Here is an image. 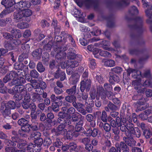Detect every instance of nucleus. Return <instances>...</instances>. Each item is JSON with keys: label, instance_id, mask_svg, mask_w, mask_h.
<instances>
[{"label": "nucleus", "instance_id": "23", "mask_svg": "<svg viewBox=\"0 0 152 152\" xmlns=\"http://www.w3.org/2000/svg\"><path fill=\"white\" fill-rule=\"evenodd\" d=\"M98 132V130L96 129H94L93 130L89 129L87 131L86 135L88 136H92L95 137L97 135Z\"/></svg>", "mask_w": 152, "mask_h": 152}, {"label": "nucleus", "instance_id": "20", "mask_svg": "<svg viewBox=\"0 0 152 152\" xmlns=\"http://www.w3.org/2000/svg\"><path fill=\"white\" fill-rule=\"evenodd\" d=\"M64 123L65 122L64 121V124H65V125L63 124H61L58 126L57 131L56 132L57 135L59 134L65 135L66 134V130L65 129V125H66Z\"/></svg>", "mask_w": 152, "mask_h": 152}, {"label": "nucleus", "instance_id": "2", "mask_svg": "<svg viewBox=\"0 0 152 152\" xmlns=\"http://www.w3.org/2000/svg\"><path fill=\"white\" fill-rule=\"evenodd\" d=\"M145 77L150 78L149 81L146 80L143 83V85L142 86V83L141 79L135 80L133 81L132 84L134 86V88L137 90L138 94L143 93L144 91V88H142V87H147L149 86L150 87H152V78L151 77V75L149 71H148L145 72L144 74Z\"/></svg>", "mask_w": 152, "mask_h": 152}, {"label": "nucleus", "instance_id": "51", "mask_svg": "<svg viewBox=\"0 0 152 152\" xmlns=\"http://www.w3.org/2000/svg\"><path fill=\"white\" fill-rule=\"evenodd\" d=\"M31 76L34 78H37L38 77V73L35 70H33L30 72Z\"/></svg>", "mask_w": 152, "mask_h": 152}, {"label": "nucleus", "instance_id": "8", "mask_svg": "<svg viewBox=\"0 0 152 152\" xmlns=\"http://www.w3.org/2000/svg\"><path fill=\"white\" fill-rule=\"evenodd\" d=\"M65 38L68 39L73 47L75 46V42L72 37L70 35L67 34L64 32L61 33V36H56L55 37L54 40L55 42H59L63 40L64 41L66 40Z\"/></svg>", "mask_w": 152, "mask_h": 152}, {"label": "nucleus", "instance_id": "41", "mask_svg": "<svg viewBox=\"0 0 152 152\" xmlns=\"http://www.w3.org/2000/svg\"><path fill=\"white\" fill-rule=\"evenodd\" d=\"M39 51V50H38ZM40 52H38L37 50L34 51L32 53V55L34 57H37V59H39L40 58L42 52L41 50H40Z\"/></svg>", "mask_w": 152, "mask_h": 152}, {"label": "nucleus", "instance_id": "35", "mask_svg": "<svg viewBox=\"0 0 152 152\" xmlns=\"http://www.w3.org/2000/svg\"><path fill=\"white\" fill-rule=\"evenodd\" d=\"M79 75L77 74H76L75 76L73 75L70 78V81H72V83L75 84L79 80Z\"/></svg>", "mask_w": 152, "mask_h": 152}, {"label": "nucleus", "instance_id": "43", "mask_svg": "<svg viewBox=\"0 0 152 152\" xmlns=\"http://www.w3.org/2000/svg\"><path fill=\"white\" fill-rule=\"evenodd\" d=\"M11 43L12 44V45L13 47L14 46V45H18L19 44L22 43L20 40L18 39H15L13 38V39H11Z\"/></svg>", "mask_w": 152, "mask_h": 152}, {"label": "nucleus", "instance_id": "16", "mask_svg": "<svg viewBox=\"0 0 152 152\" xmlns=\"http://www.w3.org/2000/svg\"><path fill=\"white\" fill-rule=\"evenodd\" d=\"M74 13L73 14L74 16L78 18V20L81 22L86 16L85 14L81 12L80 10L76 9H74Z\"/></svg>", "mask_w": 152, "mask_h": 152}, {"label": "nucleus", "instance_id": "31", "mask_svg": "<svg viewBox=\"0 0 152 152\" xmlns=\"http://www.w3.org/2000/svg\"><path fill=\"white\" fill-rule=\"evenodd\" d=\"M66 137L68 139H71L73 136H74L75 137L77 136V135H75L74 134V132L73 133H72V130H69L68 131H66Z\"/></svg>", "mask_w": 152, "mask_h": 152}, {"label": "nucleus", "instance_id": "11", "mask_svg": "<svg viewBox=\"0 0 152 152\" xmlns=\"http://www.w3.org/2000/svg\"><path fill=\"white\" fill-rule=\"evenodd\" d=\"M128 127H130L129 129V133L135 135L136 137H139L140 136V131L137 127L133 128L134 125L132 123H129L128 125Z\"/></svg>", "mask_w": 152, "mask_h": 152}, {"label": "nucleus", "instance_id": "22", "mask_svg": "<svg viewBox=\"0 0 152 152\" xmlns=\"http://www.w3.org/2000/svg\"><path fill=\"white\" fill-rule=\"evenodd\" d=\"M26 150L30 152H37V151H36L37 149V147L38 148V147L36 145L33 144L31 143H29L28 145L27 146H25Z\"/></svg>", "mask_w": 152, "mask_h": 152}, {"label": "nucleus", "instance_id": "61", "mask_svg": "<svg viewBox=\"0 0 152 152\" xmlns=\"http://www.w3.org/2000/svg\"><path fill=\"white\" fill-rule=\"evenodd\" d=\"M41 25L42 27L44 28L48 27L49 26V24L46 20H43L41 22Z\"/></svg>", "mask_w": 152, "mask_h": 152}, {"label": "nucleus", "instance_id": "64", "mask_svg": "<svg viewBox=\"0 0 152 152\" xmlns=\"http://www.w3.org/2000/svg\"><path fill=\"white\" fill-rule=\"evenodd\" d=\"M90 139L88 138H83L82 140V142L85 145L90 143Z\"/></svg>", "mask_w": 152, "mask_h": 152}, {"label": "nucleus", "instance_id": "15", "mask_svg": "<svg viewBox=\"0 0 152 152\" xmlns=\"http://www.w3.org/2000/svg\"><path fill=\"white\" fill-rule=\"evenodd\" d=\"M1 111L5 117L8 116L10 113V109L7 107L4 102L1 104Z\"/></svg>", "mask_w": 152, "mask_h": 152}, {"label": "nucleus", "instance_id": "32", "mask_svg": "<svg viewBox=\"0 0 152 152\" xmlns=\"http://www.w3.org/2000/svg\"><path fill=\"white\" fill-rule=\"evenodd\" d=\"M104 65L106 66L113 67L115 65V62L113 60H105L104 61Z\"/></svg>", "mask_w": 152, "mask_h": 152}, {"label": "nucleus", "instance_id": "24", "mask_svg": "<svg viewBox=\"0 0 152 152\" xmlns=\"http://www.w3.org/2000/svg\"><path fill=\"white\" fill-rule=\"evenodd\" d=\"M31 129L36 130L37 129V128L36 126H32L28 124L22 126L21 128L22 130L26 132H29Z\"/></svg>", "mask_w": 152, "mask_h": 152}, {"label": "nucleus", "instance_id": "25", "mask_svg": "<svg viewBox=\"0 0 152 152\" xmlns=\"http://www.w3.org/2000/svg\"><path fill=\"white\" fill-rule=\"evenodd\" d=\"M142 2L144 7H148V9L146 10L145 12L147 15L150 18V16L149 14V11L151 9L152 6L150 5H148L146 0H142Z\"/></svg>", "mask_w": 152, "mask_h": 152}, {"label": "nucleus", "instance_id": "49", "mask_svg": "<svg viewBox=\"0 0 152 152\" xmlns=\"http://www.w3.org/2000/svg\"><path fill=\"white\" fill-rule=\"evenodd\" d=\"M37 69L38 71L40 72H43L45 71V68L41 63H39L37 66Z\"/></svg>", "mask_w": 152, "mask_h": 152}, {"label": "nucleus", "instance_id": "46", "mask_svg": "<svg viewBox=\"0 0 152 152\" xmlns=\"http://www.w3.org/2000/svg\"><path fill=\"white\" fill-rule=\"evenodd\" d=\"M53 145L57 148H60L63 146V143L59 139H57L56 141L53 143Z\"/></svg>", "mask_w": 152, "mask_h": 152}, {"label": "nucleus", "instance_id": "38", "mask_svg": "<svg viewBox=\"0 0 152 152\" xmlns=\"http://www.w3.org/2000/svg\"><path fill=\"white\" fill-rule=\"evenodd\" d=\"M65 100L71 103L73 102H75L76 100L75 96H67L65 97Z\"/></svg>", "mask_w": 152, "mask_h": 152}, {"label": "nucleus", "instance_id": "28", "mask_svg": "<svg viewBox=\"0 0 152 152\" xmlns=\"http://www.w3.org/2000/svg\"><path fill=\"white\" fill-rule=\"evenodd\" d=\"M152 133L151 131L149 129H146L143 131V135L145 137L148 139L150 138L151 136Z\"/></svg>", "mask_w": 152, "mask_h": 152}, {"label": "nucleus", "instance_id": "30", "mask_svg": "<svg viewBox=\"0 0 152 152\" xmlns=\"http://www.w3.org/2000/svg\"><path fill=\"white\" fill-rule=\"evenodd\" d=\"M146 104L143 102L141 101L138 103L136 106H137V109L140 111H142L145 108V105Z\"/></svg>", "mask_w": 152, "mask_h": 152}, {"label": "nucleus", "instance_id": "12", "mask_svg": "<svg viewBox=\"0 0 152 152\" xmlns=\"http://www.w3.org/2000/svg\"><path fill=\"white\" fill-rule=\"evenodd\" d=\"M61 49L59 48H57L55 51L56 52H57L56 53H57L56 58L58 60L57 62H58L59 63L61 62V61L63 60L65 58L66 55L65 53L62 51V50H61Z\"/></svg>", "mask_w": 152, "mask_h": 152}, {"label": "nucleus", "instance_id": "59", "mask_svg": "<svg viewBox=\"0 0 152 152\" xmlns=\"http://www.w3.org/2000/svg\"><path fill=\"white\" fill-rule=\"evenodd\" d=\"M144 112L147 116L150 114H152V107H148Z\"/></svg>", "mask_w": 152, "mask_h": 152}, {"label": "nucleus", "instance_id": "18", "mask_svg": "<svg viewBox=\"0 0 152 152\" xmlns=\"http://www.w3.org/2000/svg\"><path fill=\"white\" fill-rule=\"evenodd\" d=\"M23 15L24 17L25 20L29 22L30 20L29 17L31 15L32 12V11L29 9H24L21 10Z\"/></svg>", "mask_w": 152, "mask_h": 152}, {"label": "nucleus", "instance_id": "29", "mask_svg": "<svg viewBox=\"0 0 152 152\" xmlns=\"http://www.w3.org/2000/svg\"><path fill=\"white\" fill-rule=\"evenodd\" d=\"M69 149L71 152H77L78 151L77 145L74 143H71L69 145Z\"/></svg>", "mask_w": 152, "mask_h": 152}, {"label": "nucleus", "instance_id": "14", "mask_svg": "<svg viewBox=\"0 0 152 152\" xmlns=\"http://www.w3.org/2000/svg\"><path fill=\"white\" fill-rule=\"evenodd\" d=\"M91 87V82L89 80H87L86 82L82 81L80 83V89L81 91L83 92L85 89L86 91H88Z\"/></svg>", "mask_w": 152, "mask_h": 152}, {"label": "nucleus", "instance_id": "45", "mask_svg": "<svg viewBox=\"0 0 152 152\" xmlns=\"http://www.w3.org/2000/svg\"><path fill=\"white\" fill-rule=\"evenodd\" d=\"M28 122L27 120H26L23 118H21L18 121V123L19 125L22 126L28 124Z\"/></svg>", "mask_w": 152, "mask_h": 152}, {"label": "nucleus", "instance_id": "39", "mask_svg": "<svg viewBox=\"0 0 152 152\" xmlns=\"http://www.w3.org/2000/svg\"><path fill=\"white\" fill-rule=\"evenodd\" d=\"M41 136L40 133L37 131H34L31 134V137L34 138V139L36 140L39 138Z\"/></svg>", "mask_w": 152, "mask_h": 152}, {"label": "nucleus", "instance_id": "54", "mask_svg": "<svg viewBox=\"0 0 152 152\" xmlns=\"http://www.w3.org/2000/svg\"><path fill=\"white\" fill-rule=\"evenodd\" d=\"M112 71L115 73H120L122 71V69L120 67H116L112 69Z\"/></svg>", "mask_w": 152, "mask_h": 152}, {"label": "nucleus", "instance_id": "48", "mask_svg": "<svg viewBox=\"0 0 152 152\" xmlns=\"http://www.w3.org/2000/svg\"><path fill=\"white\" fill-rule=\"evenodd\" d=\"M112 80H113L114 81L116 82H118L119 81V77L116 75L110 76V83H112V81H111Z\"/></svg>", "mask_w": 152, "mask_h": 152}, {"label": "nucleus", "instance_id": "4", "mask_svg": "<svg viewBox=\"0 0 152 152\" xmlns=\"http://www.w3.org/2000/svg\"><path fill=\"white\" fill-rule=\"evenodd\" d=\"M75 110L73 107L69 108L67 112V114H65L64 113L60 112L59 115L60 117L58 119V121L60 123V121L64 120L65 124L66 125H69L71 123V118L70 115H74L75 113Z\"/></svg>", "mask_w": 152, "mask_h": 152}, {"label": "nucleus", "instance_id": "60", "mask_svg": "<svg viewBox=\"0 0 152 152\" xmlns=\"http://www.w3.org/2000/svg\"><path fill=\"white\" fill-rule=\"evenodd\" d=\"M79 114L77 113H75L72 116V118H71V120H72L73 121H76L78 120V116Z\"/></svg>", "mask_w": 152, "mask_h": 152}, {"label": "nucleus", "instance_id": "34", "mask_svg": "<svg viewBox=\"0 0 152 152\" xmlns=\"http://www.w3.org/2000/svg\"><path fill=\"white\" fill-rule=\"evenodd\" d=\"M18 27L21 29H23L28 27V23L25 22H20L17 24Z\"/></svg>", "mask_w": 152, "mask_h": 152}, {"label": "nucleus", "instance_id": "53", "mask_svg": "<svg viewBox=\"0 0 152 152\" xmlns=\"http://www.w3.org/2000/svg\"><path fill=\"white\" fill-rule=\"evenodd\" d=\"M103 128L106 132H109L111 129V126L110 124L107 123H105L104 125Z\"/></svg>", "mask_w": 152, "mask_h": 152}, {"label": "nucleus", "instance_id": "19", "mask_svg": "<svg viewBox=\"0 0 152 152\" xmlns=\"http://www.w3.org/2000/svg\"><path fill=\"white\" fill-rule=\"evenodd\" d=\"M14 18L16 21H21L25 20L21 10L19 12H15L14 15Z\"/></svg>", "mask_w": 152, "mask_h": 152}, {"label": "nucleus", "instance_id": "40", "mask_svg": "<svg viewBox=\"0 0 152 152\" xmlns=\"http://www.w3.org/2000/svg\"><path fill=\"white\" fill-rule=\"evenodd\" d=\"M76 88V86L74 85L71 88L67 90L66 92L69 94L73 95L75 94Z\"/></svg>", "mask_w": 152, "mask_h": 152}, {"label": "nucleus", "instance_id": "26", "mask_svg": "<svg viewBox=\"0 0 152 152\" xmlns=\"http://www.w3.org/2000/svg\"><path fill=\"white\" fill-rule=\"evenodd\" d=\"M87 121L90 122L91 126L94 127L96 125V123L95 120H94L93 115L90 114L87 115L86 117Z\"/></svg>", "mask_w": 152, "mask_h": 152}, {"label": "nucleus", "instance_id": "5", "mask_svg": "<svg viewBox=\"0 0 152 152\" xmlns=\"http://www.w3.org/2000/svg\"><path fill=\"white\" fill-rule=\"evenodd\" d=\"M68 65L69 67L74 68L77 66L79 63L82 59V57L80 55H75L74 53H70L68 56Z\"/></svg>", "mask_w": 152, "mask_h": 152}, {"label": "nucleus", "instance_id": "7", "mask_svg": "<svg viewBox=\"0 0 152 152\" xmlns=\"http://www.w3.org/2000/svg\"><path fill=\"white\" fill-rule=\"evenodd\" d=\"M116 121L117 122V125L118 126H121V130L122 132H124L126 136H129V129L130 127H128V124L126 123V119L124 118H123L121 119L120 117H118L116 118Z\"/></svg>", "mask_w": 152, "mask_h": 152}, {"label": "nucleus", "instance_id": "17", "mask_svg": "<svg viewBox=\"0 0 152 152\" xmlns=\"http://www.w3.org/2000/svg\"><path fill=\"white\" fill-rule=\"evenodd\" d=\"M72 104L73 106L77 109L79 112L82 113L83 115H86V113L84 109V106L83 104L79 103L77 104L76 102H73Z\"/></svg>", "mask_w": 152, "mask_h": 152}, {"label": "nucleus", "instance_id": "37", "mask_svg": "<svg viewBox=\"0 0 152 152\" xmlns=\"http://www.w3.org/2000/svg\"><path fill=\"white\" fill-rule=\"evenodd\" d=\"M23 94V92H19L16 91V93L14 94V97L16 98L17 100H20L22 98V94Z\"/></svg>", "mask_w": 152, "mask_h": 152}, {"label": "nucleus", "instance_id": "50", "mask_svg": "<svg viewBox=\"0 0 152 152\" xmlns=\"http://www.w3.org/2000/svg\"><path fill=\"white\" fill-rule=\"evenodd\" d=\"M96 64L95 61L94 60L92 59L90 61V64H89V67L92 69H94L95 68Z\"/></svg>", "mask_w": 152, "mask_h": 152}, {"label": "nucleus", "instance_id": "13", "mask_svg": "<svg viewBox=\"0 0 152 152\" xmlns=\"http://www.w3.org/2000/svg\"><path fill=\"white\" fill-rule=\"evenodd\" d=\"M34 82L32 85L28 84L27 85V86H31L37 89H42V90L43 89H45L46 87V85L45 82H41L40 84H39L38 83L36 82L35 80H32Z\"/></svg>", "mask_w": 152, "mask_h": 152}, {"label": "nucleus", "instance_id": "6", "mask_svg": "<svg viewBox=\"0 0 152 152\" xmlns=\"http://www.w3.org/2000/svg\"><path fill=\"white\" fill-rule=\"evenodd\" d=\"M15 3L14 0H2L1 4L4 6L6 10H4L0 14V16L2 17L7 13H9L14 11L15 8L13 5Z\"/></svg>", "mask_w": 152, "mask_h": 152}, {"label": "nucleus", "instance_id": "57", "mask_svg": "<svg viewBox=\"0 0 152 152\" xmlns=\"http://www.w3.org/2000/svg\"><path fill=\"white\" fill-rule=\"evenodd\" d=\"M52 45V42L50 41L49 42L47 45L44 46V48L46 50H50L51 49Z\"/></svg>", "mask_w": 152, "mask_h": 152}, {"label": "nucleus", "instance_id": "36", "mask_svg": "<svg viewBox=\"0 0 152 152\" xmlns=\"http://www.w3.org/2000/svg\"><path fill=\"white\" fill-rule=\"evenodd\" d=\"M7 92V89L5 86H4V84L0 80V92L4 94Z\"/></svg>", "mask_w": 152, "mask_h": 152}, {"label": "nucleus", "instance_id": "52", "mask_svg": "<svg viewBox=\"0 0 152 152\" xmlns=\"http://www.w3.org/2000/svg\"><path fill=\"white\" fill-rule=\"evenodd\" d=\"M101 120L104 122L107 121V115L106 113L104 111L102 112Z\"/></svg>", "mask_w": 152, "mask_h": 152}, {"label": "nucleus", "instance_id": "1", "mask_svg": "<svg viewBox=\"0 0 152 152\" xmlns=\"http://www.w3.org/2000/svg\"><path fill=\"white\" fill-rule=\"evenodd\" d=\"M12 79V85H16V86L14 88V89H9L7 91L9 93L15 94L16 91L18 90L17 86H20L25 81L24 79L22 77H19L16 72H11L7 74L3 78V81L5 83H7L9 80Z\"/></svg>", "mask_w": 152, "mask_h": 152}, {"label": "nucleus", "instance_id": "3", "mask_svg": "<svg viewBox=\"0 0 152 152\" xmlns=\"http://www.w3.org/2000/svg\"><path fill=\"white\" fill-rule=\"evenodd\" d=\"M4 142L5 145L11 146H15L17 144V147L19 148H24L26 144V141L22 139L19 138L17 137L14 136L12 137V141L9 140H6Z\"/></svg>", "mask_w": 152, "mask_h": 152}, {"label": "nucleus", "instance_id": "10", "mask_svg": "<svg viewBox=\"0 0 152 152\" xmlns=\"http://www.w3.org/2000/svg\"><path fill=\"white\" fill-rule=\"evenodd\" d=\"M17 7L16 9L22 10L28 8L31 6V4L28 1H21L16 4Z\"/></svg>", "mask_w": 152, "mask_h": 152}, {"label": "nucleus", "instance_id": "44", "mask_svg": "<svg viewBox=\"0 0 152 152\" xmlns=\"http://www.w3.org/2000/svg\"><path fill=\"white\" fill-rule=\"evenodd\" d=\"M7 106L10 109H14L15 107V102L12 101H9L7 104Z\"/></svg>", "mask_w": 152, "mask_h": 152}, {"label": "nucleus", "instance_id": "33", "mask_svg": "<svg viewBox=\"0 0 152 152\" xmlns=\"http://www.w3.org/2000/svg\"><path fill=\"white\" fill-rule=\"evenodd\" d=\"M98 52L99 53V54L101 56L105 57H110L111 56V54L106 51L101 50H98Z\"/></svg>", "mask_w": 152, "mask_h": 152}, {"label": "nucleus", "instance_id": "47", "mask_svg": "<svg viewBox=\"0 0 152 152\" xmlns=\"http://www.w3.org/2000/svg\"><path fill=\"white\" fill-rule=\"evenodd\" d=\"M81 125H80L79 126L76 125L75 127V131L74 132V134L75 135H77V136L80 134L79 132L80 131H82V128L81 127Z\"/></svg>", "mask_w": 152, "mask_h": 152}, {"label": "nucleus", "instance_id": "63", "mask_svg": "<svg viewBox=\"0 0 152 152\" xmlns=\"http://www.w3.org/2000/svg\"><path fill=\"white\" fill-rule=\"evenodd\" d=\"M87 49L88 50L91 51H93L94 50L98 51V50L97 48H94L93 46L91 45H88L87 46Z\"/></svg>", "mask_w": 152, "mask_h": 152}, {"label": "nucleus", "instance_id": "9", "mask_svg": "<svg viewBox=\"0 0 152 152\" xmlns=\"http://www.w3.org/2000/svg\"><path fill=\"white\" fill-rule=\"evenodd\" d=\"M11 33L12 34V37L8 33H4L3 34V36L4 38L7 39H10V40L13 39V37H15V38H19L21 36V34L20 31L18 29H13L11 31Z\"/></svg>", "mask_w": 152, "mask_h": 152}, {"label": "nucleus", "instance_id": "21", "mask_svg": "<svg viewBox=\"0 0 152 152\" xmlns=\"http://www.w3.org/2000/svg\"><path fill=\"white\" fill-rule=\"evenodd\" d=\"M127 137H124V140L125 141L126 143L130 146H132L135 144L136 142L132 138L131 134H129V136H126Z\"/></svg>", "mask_w": 152, "mask_h": 152}, {"label": "nucleus", "instance_id": "62", "mask_svg": "<svg viewBox=\"0 0 152 152\" xmlns=\"http://www.w3.org/2000/svg\"><path fill=\"white\" fill-rule=\"evenodd\" d=\"M30 101V96L29 94L26 93L24 96V100L23 101L29 102Z\"/></svg>", "mask_w": 152, "mask_h": 152}, {"label": "nucleus", "instance_id": "58", "mask_svg": "<svg viewBox=\"0 0 152 152\" xmlns=\"http://www.w3.org/2000/svg\"><path fill=\"white\" fill-rule=\"evenodd\" d=\"M104 91V89L102 87L99 86L97 89V96H99L101 94V93L102 94Z\"/></svg>", "mask_w": 152, "mask_h": 152}, {"label": "nucleus", "instance_id": "55", "mask_svg": "<svg viewBox=\"0 0 152 152\" xmlns=\"http://www.w3.org/2000/svg\"><path fill=\"white\" fill-rule=\"evenodd\" d=\"M22 103V105L23 107L26 109H28L30 107V103L29 102H26L25 101H23Z\"/></svg>", "mask_w": 152, "mask_h": 152}, {"label": "nucleus", "instance_id": "27", "mask_svg": "<svg viewBox=\"0 0 152 152\" xmlns=\"http://www.w3.org/2000/svg\"><path fill=\"white\" fill-rule=\"evenodd\" d=\"M31 35V32L30 30H26L25 31L23 34V36L25 38H27L25 42L22 43V44L24 43H26L30 40V38L29 37Z\"/></svg>", "mask_w": 152, "mask_h": 152}, {"label": "nucleus", "instance_id": "56", "mask_svg": "<svg viewBox=\"0 0 152 152\" xmlns=\"http://www.w3.org/2000/svg\"><path fill=\"white\" fill-rule=\"evenodd\" d=\"M130 12L132 14H137L138 13V10L135 7L133 6L131 8Z\"/></svg>", "mask_w": 152, "mask_h": 152}, {"label": "nucleus", "instance_id": "42", "mask_svg": "<svg viewBox=\"0 0 152 152\" xmlns=\"http://www.w3.org/2000/svg\"><path fill=\"white\" fill-rule=\"evenodd\" d=\"M17 151V148L13 146H7L6 147L5 152H15Z\"/></svg>", "mask_w": 152, "mask_h": 152}]
</instances>
